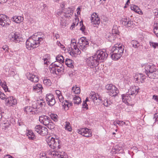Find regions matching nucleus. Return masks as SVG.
Segmentation results:
<instances>
[{"label":"nucleus","instance_id":"f257e3e1","mask_svg":"<svg viewBox=\"0 0 158 158\" xmlns=\"http://www.w3.org/2000/svg\"><path fill=\"white\" fill-rule=\"evenodd\" d=\"M44 38V35L42 33H35L27 40L26 42L27 48L30 50L38 47Z\"/></svg>","mask_w":158,"mask_h":158},{"label":"nucleus","instance_id":"f03ea898","mask_svg":"<svg viewBox=\"0 0 158 158\" xmlns=\"http://www.w3.org/2000/svg\"><path fill=\"white\" fill-rule=\"evenodd\" d=\"M139 88L135 86H132L128 90V92L122 95V100L125 103H129L134 98L139 91Z\"/></svg>","mask_w":158,"mask_h":158},{"label":"nucleus","instance_id":"7ed1b4c3","mask_svg":"<svg viewBox=\"0 0 158 158\" xmlns=\"http://www.w3.org/2000/svg\"><path fill=\"white\" fill-rule=\"evenodd\" d=\"M124 50V46L121 44H115L111 49V57L114 60H117L122 56Z\"/></svg>","mask_w":158,"mask_h":158},{"label":"nucleus","instance_id":"20e7f679","mask_svg":"<svg viewBox=\"0 0 158 158\" xmlns=\"http://www.w3.org/2000/svg\"><path fill=\"white\" fill-rule=\"evenodd\" d=\"M145 69L144 72L149 77H152V74L156 69L155 66L152 64H145L142 65Z\"/></svg>","mask_w":158,"mask_h":158},{"label":"nucleus","instance_id":"39448f33","mask_svg":"<svg viewBox=\"0 0 158 158\" xmlns=\"http://www.w3.org/2000/svg\"><path fill=\"white\" fill-rule=\"evenodd\" d=\"M99 62L94 55L87 58L86 60L87 66L91 68L95 67L98 66L99 64Z\"/></svg>","mask_w":158,"mask_h":158},{"label":"nucleus","instance_id":"423d86ee","mask_svg":"<svg viewBox=\"0 0 158 158\" xmlns=\"http://www.w3.org/2000/svg\"><path fill=\"white\" fill-rule=\"evenodd\" d=\"M47 142L49 147L52 149H54L57 146L58 149L60 148V146L59 145V140L57 139H55L52 137H49Z\"/></svg>","mask_w":158,"mask_h":158},{"label":"nucleus","instance_id":"0eeeda50","mask_svg":"<svg viewBox=\"0 0 158 158\" xmlns=\"http://www.w3.org/2000/svg\"><path fill=\"white\" fill-rule=\"evenodd\" d=\"M105 88L109 91V94L111 96H116L119 92L118 89L113 85L107 84Z\"/></svg>","mask_w":158,"mask_h":158},{"label":"nucleus","instance_id":"6e6552de","mask_svg":"<svg viewBox=\"0 0 158 158\" xmlns=\"http://www.w3.org/2000/svg\"><path fill=\"white\" fill-rule=\"evenodd\" d=\"M94 55L99 61L100 60H106L108 56V54L105 50H98Z\"/></svg>","mask_w":158,"mask_h":158},{"label":"nucleus","instance_id":"1a4fd4ad","mask_svg":"<svg viewBox=\"0 0 158 158\" xmlns=\"http://www.w3.org/2000/svg\"><path fill=\"white\" fill-rule=\"evenodd\" d=\"M9 38L11 42L15 43H19L22 40L20 35L17 32L11 33L9 36Z\"/></svg>","mask_w":158,"mask_h":158},{"label":"nucleus","instance_id":"9d476101","mask_svg":"<svg viewBox=\"0 0 158 158\" xmlns=\"http://www.w3.org/2000/svg\"><path fill=\"white\" fill-rule=\"evenodd\" d=\"M78 44H79V48L82 51L85 50L89 45L88 41L84 37H81L78 40Z\"/></svg>","mask_w":158,"mask_h":158},{"label":"nucleus","instance_id":"9b49d317","mask_svg":"<svg viewBox=\"0 0 158 158\" xmlns=\"http://www.w3.org/2000/svg\"><path fill=\"white\" fill-rule=\"evenodd\" d=\"M10 22L9 18L6 15H0V25L3 27H6L10 25Z\"/></svg>","mask_w":158,"mask_h":158},{"label":"nucleus","instance_id":"f8f14e48","mask_svg":"<svg viewBox=\"0 0 158 158\" xmlns=\"http://www.w3.org/2000/svg\"><path fill=\"white\" fill-rule=\"evenodd\" d=\"M51 156L53 158H67L68 156L66 153L60 151H52L51 153Z\"/></svg>","mask_w":158,"mask_h":158},{"label":"nucleus","instance_id":"ddd939ff","mask_svg":"<svg viewBox=\"0 0 158 158\" xmlns=\"http://www.w3.org/2000/svg\"><path fill=\"white\" fill-rule=\"evenodd\" d=\"M79 134L86 137H89L91 136L90 130L87 128H82L77 130Z\"/></svg>","mask_w":158,"mask_h":158},{"label":"nucleus","instance_id":"4468645a","mask_svg":"<svg viewBox=\"0 0 158 158\" xmlns=\"http://www.w3.org/2000/svg\"><path fill=\"white\" fill-rule=\"evenodd\" d=\"M46 99L48 104L50 106H53L56 103L54 97L52 94H47Z\"/></svg>","mask_w":158,"mask_h":158},{"label":"nucleus","instance_id":"2eb2a0df","mask_svg":"<svg viewBox=\"0 0 158 158\" xmlns=\"http://www.w3.org/2000/svg\"><path fill=\"white\" fill-rule=\"evenodd\" d=\"M17 103V101L15 98H14L13 97L11 96L8 97L5 100V104L7 106H13Z\"/></svg>","mask_w":158,"mask_h":158},{"label":"nucleus","instance_id":"dca6fc26","mask_svg":"<svg viewBox=\"0 0 158 158\" xmlns=\"http://www.w3.org/2000/svg\"><path fill=\"white\" fill-rule=\"evenodd\" d=\"M39 120L41 123L45 126L49 123V122L51 120L49 117L45 115L40 116Z\"/></svg>","mask_w":158,"mask_h":158},{"label":"nucleus","instance_id":"f3484780","mask_svg":"<svg viewBox=\"0 0 158 158\" xmlns=\"http://www.w3.org/2000/svg\"><path fill=\"white\" fill-rule=\"evenodd\" d=\"M50 70L52 71L53 73L58 74L59 73H62L64 72V66L53 67V68H49Z\"/></svg>","mask_w":158,"mask_h":158},{"label":"nucleus","instance_id":"a211bd4d","mask_svg":"<svg viewBox=\"0 0 158 158\" xmlns=\"http://www.w3.org/2000/svg\"><path fill=\"white\" fill-rule=\"evenodd\" d=\"M91 20V23L95 25H98L100 23V19L98 15L96 13H93L92 15Z\"/></svg>","mask_w":158,"mask_h":158},{"label":"nucleus","instance_id":"6ab92c4d","mask_svg":"<svg viewBox=\"0 0 158 158\" xmlns=\"http://www.w3.org/2000/svg\"><path fill=\"white\" fill-rule=\"evenodd\" d=\"M62 12H63V15L66 18L70 17L73 13L72 8L70 7L64 8L62 9Z\"/></svg>","mask_w":158,"mask_h":158},{"label":"nucleus","instance_id":"aec40b11","mask_svg":"<svg viewBox=\"0 0 158 158\" xmlns=\"http://www.w3.org/2000/svg\"><path fill=\"white\" fill-rule=\"evenodd\" d=\"M134 80L136 83H143L144 82L145 78L144 77L142 73L137 74L134 77Z\"/></svg>","mask_w":158,"mask_h":158},{"label":"nucleus","instance_id":"412c9836","mask_svg":"<svg viewBox=\"0 0 158 158\" xmlns=\"http://www.w3.org/2000/svg\"><path fill=\"white\" fill-rule=\"evenodd\" d=\"M27 79L33 82H37L39 81L38 77L35 75L30 73L27 74Z\"/></svg>","mask_w":158,"mask_h":158},{"label":"nucleus","instance_id":"4be33fe9","mask_svg":"<svg viewBox=\"0 0 158 158\" xmlns=\"http://www.w3.org/2000/svg\"><path fill=\"white\" fill-rule=\"evenodd\" d=\"M24 111L27 113L33 114L35 113L36 108L31 106H27L24 108Z\"/></svg>","mask_w":158,"mask_h":158},{"label":"nucleus","instance_id":"5701e85b","mask_svg":"<svg viewBox=\"0 0 158 158\" xmlns=\"http://www.w3.org/2000/svg\"><path fill=\"white\" fill-rule=\"evenodd\" d=\"M63 107L65 110H67L69 107L72 105V103L71 101L65 100L62 102Z\"/></svg>","mask_w":158,"mask_h":158},{"label":"nucleus","instance_id":"b1692460","mask_svg":"<svg viewBox=\"0 0 158 158\" xmlns=\"http://www.w3.org/2000/svg\"><path fill=\"white\" fill-rule=\"evenodd\" d=\"M79 49H80L77 48V45L75 47L71 48L70 49V55L74 56L76 54H80L81 53V52Z\"/></svg>","mask_w":158,"mask_h":158},{"label":"nucleus","instance_id":"393cba45","mask_svg":"<svg viewBox=\"0 0 158 158\" xmlns=\"http://www.w3.org/2000/svg\"><path fill=\"white\" fill-rule=\"evenodd\" d=\"M13 21L16 23H20L23 20V18L21 16H15L13 17L11 19Z\"/></svg>","mask_w":158,"mask_h":158},{"label":"nucleus","instance_id":"a878e982","mask_svg":"<svg viewBox=\"0 0 158 158\" xmlns=\"http://www.w3.org/2000/svg\"><path fill=\"white\" fill-rule=\"evenodd\" d=\"M43 89L42 85L40 84H37L34 86L33 87L34 90L36 92H39L41 91Z\"/></svg>","mask_w":158,"mask_h":158},{"label":"nucleus","instance_id":"bb28decb","mask_svg":"<svg viewBox=\"0 0 158 158\" xmlns=\"http://www.w3.org/2000/svg\"><path fill=\"white\" fill-rule=\"evenodd\" d=\"M27 135L30 139L34 140L35 139V136L34 133L31 131L29 130L27 133Z\"/></svg>","mask_w":158,"mask_h":158},{"label":"nucleus","instance_id":"cd10ccee","mask_svg":"<svg viewBox=\"0 0 158 158\" xmlns=\"http://www.w3.org/2000/svg\"><path fill=\"white\" fill-rule=\"evenodd\" d=\"M56 66H64L62 64L57 61H55L54 63H52L49 66V68H53V67H55Z\"/></svg>","mask_w":158,"mask_h":158},{"label":"nucleus","instance_id":"c85d7f7f","mask_svg":"<svg viewBox=\"0 0 158 158\" xmlns=\"http://www.w3.org/2000/svg\"><path fill=\"white\" fill-rule=\"evenodd\" d=\"M73 61L67 58L65 60V64L69 67L73 68Z\"/></svg>","mask_w":158,"mask_h":158},{"label":"nucleus","instance_id":"c756f323","mask_svg":"<svg viewBox=\"0 0 158 158\" xmlns=\"http://www.w3.org/2000/svg\"><path fill=\"white\" fill-rule=\"evenodd\" d=\"M105 38L110 41H111L114 39V35L112 34L109 32L106 33Z\"/></svg>","mask_w":158,"mask_h":158},{"label":"nucleus","instance_id":"7c9ffc66","mask_svg":"<svg viewBox=\"0 0 158 158\" xmlns=\"http://www.w3.org/2000/svg\"><path fill=\"white\" fill-rule=\"evenodd\" d=\"M72 90L75 94H79L80 93L81 90L79 87H77L76 85L74 86L72 88Z\"/></svg>","mask_w":158,"mask_h":158},{"label":"nucleus","instance_id":"2f4dec72","mask_svg":"<svg viewBox=\"0 0 158 158\" xmlns=\"http://www.w3.org/2000/svg\"><path fill=\"white\" fill-rule=\"evenodd\" d=\"M132 47L135 48H137L140 46V44L136 40H133L131 42Z\"/></svg>","mask_w":158,"mask_h":158},{"label":"nucleus","instance_id":"473e14b6","mask_svg":"<svg viewBox=\"0 0 158 158\" xmlns=\"http://www.w3.org/2000/svg\"><path fill=\"white\" fill-rule=\"evenodd\" d=\"M73 100L74 103L78 105L81 102L80 98L78 96L76 95H75L73 97Z\"/></svg>","mask_w":158,"mask_h":158},{"label":"nucleus","instance_id":"72a5a7b5","mask_svg":"<svg viewBox=\"0 0 158 158\" xmlns=\"http://www.w3.org/2000/svg\"><path fill=\"white\" fill-rule=\"evenodd\" d=\"M50 58V56L48 54H47L44 56L43 59L44 60V64L47 65L48 64V63H49Z\"/></svg>","mask_w":158,"mask_h":158},{"label":"nucleus","instance_id":"f704fd0d","mask_svg":"<svg viewBox=\"0 0 158 158\" xmlns=\"http://www.w3.org/2000/svg\"><path fill=\"white\" fill-rule=\"evenodd\" d=\"M48 133V130L45 127L43 126L41 131L40 135L42 136H44L47 135Z\"/></svg>","mask_w":158,"mask_h":158},{"label":"nucleus","instance_id":"c9c22d12","mask_svg":"<svg viewBox=\"0 0 158 158\" xmlns=\"http://www.w3.org/2000/svg\"><path fill=\"white\" fill-rule=\"evenodd\" d=\"M65 123V124L64 126L65 129L69 131H72V129L69 122H66Z\"/></svg>","mask_w":158,"mask_h":158},{"label":"nucleus","instance_id":"e433bc0d","mask_svg":"<svg viewBox=\"0 0 158 158\" xmlns=\"http://www.w3.org/2000/svg\"><path fill=\"white\" fill-rule=\"evenodd\" d=\"M98 94H96L95 92H91L89 94L90 98L92 99L93 100V101H94V100H95L96 98H97V97L98 96Z\"/></svg>","mask_w":158,"mask_h":158},{"label":"nucleus","instance_id":"4c0bfd02","mask_svg":"<svg viewBox=\"0 0 158 158\" xmlns=\"http://www.w3.org/2000/svg\"><path fill=\"white\" fill-rule=\"evenodd\" d=\"M112 104V102L110 100H108L107 99H105L103 102V104L106 107H108Z\"/></svg>","mask_w":158,"mask_h":158},{"label":"nucleus","instance_id":"58836bf2","mask_svg":"<svg viewBox=\"0 0 158 158\" xmlns=\"http://www.w3.org/2000/svg\"><path fill=\"white\" fill-rule=\"evenodd\" d=\"M131 9L135 12L140 14L139 12L141 13V11L139 8L136 5H134L133 6L131 7Z\"/></svg>","mask_w":158,"mask_h":158},{"label":"nucleus","instance_id":"ea45409f","mask_svg":"<svg viewBox=\"0 0 158 158\" xmlns=\"http://www.w3.org/2000/svg\"><path fill=\"white\" fill-rule=\"evenodd\" d=\"M122 150V148L119 147L118 145H116L113 148V151L115 152V153L119 152L121 150Z\"/></svg>","mask_w":158,"mask_h":158},{"label":"nucleus","instance_id":"a19ab883","mask_svg":"<svg viewBox=\"0 0 158 158\" xmlns=\"http://www.w3.org/2000/svg\"><path fill=\"white\" fill-rule=\"evenodd\" d=\"M97 98H96L95 100H94V102L96 104V105H98L102 102V99L101 97L98 95V96L97 97Z\"/></svg>","mask_w":158,"mask_h":158},{"label":"nucleus","instance_id":"79ce46f5","mask_svg":"<svg viewBox=\"0 0 158 158\" xmlns=\"http://www.w3.org/2000/svg\"><path fill=\"white\" fill-rule=\"evenodd\" d=\"M42 127H43V126L41 125H37L34 128L35 130L37 133L40 134Z\"/></svg>","mask_w":158,"mask_h":158},{"label":"nucleus","instance_id":"37998d69","mask_svg":"<svg viewBox=\"0 0 158 158\" xmlns=\"http://www.w3.org/2000/svg\"><path fill=\"white\" fill-rule=\"evenodd\" d=\"M154 28L153 29L154 33L156 35V36L158 37V33L157 32V29L158 28V25L157 22H155L154 24Z\"/></svg>","mask_w":158,"mask_h":158},{"label":"nucleus","instance_id":"c03bdc74","mask_svg":"<svg viewBox=\"0 0 158 158\" xmlns=\"http://www.w3.org/2000/svg\"><path fill=\"white\" fill-rule=\"evenodd\" d=\"M56 60L57 61L61 63H63L64 62V59L63 56L60 55H58L56 57Z\"/></svg>","mask_w":158,"mask_h":158},{"label":"nucleus","instance_id":"a18cd8bd","mask_svg":"<svg viewBox=\"0 0 158 158\" xmlns=\"http://www.w3.org/2000/svg\"><path fill=\"white\" fill-rule=\"evenodd\" d=\"M47 127L50 129H52L55 127V125L52 122L51 120L49 122V123L46 126Z\"/></svg>","mask_w":158,"mask_h":158},{"label":"nucleus","instance_id":"49530a36","mask_svg":"<svg viewBox=\"0 0 158 158\" xmlns=\"http://www.w3.org/2000/svg\"><path fill=\"white\" fill-rule=\"evenodd\" d=\"M77 45L76 40L74 39H72L70 44L71 48L75 47Z\"/></svg>","mask_w":158,"mask_h":158},{"label":"nucleus","instance_id":"de8ad7c7","mask_svg":"<svg viewBox=\"0 0 158 158\" xmlns=\"http://www.w3.org/2000/svg\"><path fill=\"white\" fill-rule=\"evenodd\" d=\"M2 88L4 90L5 92H6L7 91H8V88L6 85V82H4L3 83H2L1 81L0 82Z\"/></svg>","mask_w":158,"mask_h":158},{"label":"nucleus","instance_id":"09e8293b","mask_svg":"<svg viewBox=\"0 0 158 158\" xmlns=\"http://www.w3.org/2000/svg\"><path fill=\"white\" fill-rule=\"evenodd\" d=\"M44 84L46 85L50 86L51 85V81L49 79H44L43 81Z\"/></svg>","mask_w":158,"mask_h":158},{"label":"nucleus","instance_id":"8fccbe9b","mask_svg":"<svg viewBox=\"0 0 158 158\" xmlns=\"http://www.w3.org/2000/svg\"><path fill=\"white\" fill-rule=\"evenodd\" d=\"M156 69L154 71V72H153V73L152 74V77H149L151 78H157V76L158 75V72L156 70Z\"/></svg>","mask_w":158,"mask_h":158},{"label":"nucleus","instance_id":"3c124183","mask_svg":"<svg viewBox=\"0 0 158 158\" xmlns=\"http://www.w3.org/2000/svg\"><path fill=\"white\" fill-rule=\"evenodd\" d=\"M50 117L55 121H56L57 120V115L54 114H51L50 115Z\"/></svg>","mask_w":158,"mask_h":158},{"label":"nucleus","instance_id":"603ef678","mask_svg":"<svg viewBox=\"0 0 158 158\" xmlns=\"http://www.w3.org/2000/svg\"><path fill=\"white\" fill-rule=\"evenodd\" d=\"M149 44L151 47H152L154 48H155L156 47L158 46V43H157L150 41L149 42Z\"/></svg>","mask_w":158,"mask_h":158},{"label":"nucleus","instance_id":"864d4df0","mask_svg":"<svg viewBox=\"0 0 158 158\" xmlns=\"http://www.w3.org/2000/svg\"><path fill=\"white\" fill-rule=\"evenodd\" d=\"M133 26V22L131 21V19H130V21H128L126 26L128 27H132Z\"/></svg>","mask_w":158,"mask_h":158},{"label":"nucleus","instance_id":"5fc2aeb1","mask_svg":"<svg viewBox=\"0 0 158 158\" xmlns=\"http://www.w3.org/2000/svg\"><path fill=\"white\" fill-rule=\"evenodd\" d=\"M37 103L40 105L41 107H44L45 106V103L42 100H38Z\"/></svg>","mask_w":158,"mask_h":158},{"label":"nucleus","instance_id":"6e6d98bb","mask_svg":"<svg viewBox=\"0 0 158 158\" xmlns=\"http://www.w3.org/2000/svg\"><path fill=\"white\" fill-rule=\"evenodd\" d=\"M130 19L128 18L124 19L122 22V24L125 26H126L127 22L128 21H130Z\"/></svg>","mask_w":158,"mask_h":158},{"label":"nucleus","instance_id":"4d7b16f0","mask_svg":"<svg viewBox=\"0 0 158 158\" xmlns=\"http://www.w3.org/2000/svg\"><path fill=\"white\" fill-rule=\"evenodd\" d=\"M80 24L81 27L80 29V30L81 31L83 32H84L85 29V26L83 24V22L82 21H80Z\"/></svg>","mask_w":158,"mask_h":158},{"label":"nucleus","instance_id":"13d9d810","mask_svg":"<svg viewBox=\"0 0 158 158\" xmlns=\"http://www.w3.org/2000/svg\"><path fill=\"white\" fill-rule=\"evenodd\" d=\"M7 97L3 93H1L0 96V98L3 100L6 99V100L7 98Z\"/></svg>","mask_w":158,"mask_h":158},{"label":"nucleus","instance_id":"bf43d9fd","mask_svg":"<svg viewBox=\"0 0 158 158\" xmlns=\"http://www.w3.org/2000/svg\"><path fill=\"white\" fill-rule=\"evenodd\" d=\"M10 1L11 0H0V3L3 4L6 2L9 3L10 2Z\"/></svg>","mask_w":158,"mask_h":158},{"label":"nucleus","instance_id":"052dcab7","mask_svg":"<svg viewBox=\"0 0 158 158\" xmlns=\"http://www.w3.org/2000/svg\"><path fill=\"white\" fill-rule=\"evenodd\" d=\"M119 33V31L117 29H113L112 30V34L113 35L115 34H118Z\"/></svg>","mask_w":158,"mask_h":158},{"label":"nucleus","instance_id":"680f3d73","mask_svg":"<svg viewBox=\"0 0 158 158\" xmlns=\"http://www.w3.org/2000/svg\"><path fill=\"white\" fill-rule=\"evenodd\" d=\"M10 125V124L8 121H6V123H4L3 124V126L6 128L8 127Z\"/></svg>","mask_w":158,"mask_h":158},{"label":"nucleus","instance_id":"e2e57ef3","mask_svg":"<svg viewBox=\"0 0 158 158\" xmlns=\"http://www.w3.org/2000/svg\"><path fill=\"white\" fill-rule=\"evenodd\" d=\"M118 124L120 126H123V125L125 124V123L124 122L122 121L120 122L119 120H117Z\"/></svg>","mask_w":158,"mask_h":158},{"label":"nucleus","instance_id":"0e129e2a","mask_svg":"<svg viewBox=\"0 0 158 158\" xmlns=\"http://www.w3.org/2000/svg\"><path fill=\"white\" fill-rule=\"evenodd\" d=\"M2 49L4 51H5V52H7L8 51V47L7 46V45H4L2 47Z\"/></svg>","mask_w":158,"mask_h":158},{"label":"nucleus","instance_id":"69168bd1","mask_svg":"<svg viewBox=\"0 0 158 158\" xmlns=\"http://www.w3.org/2000/svg\"><path fill=\"white\" fill-rule=\"evenodd\" d=\"M65 5V3L64 2H62V3H61L60 4V6L61 8V9L62 10V9H64V6Z\"/></svg>","mask_w":158,"mask_h":158},{"label":"nucleus","instance_id":"338daca9","mask_svg":"<svg viewBox=\"0 0 158 158\" xmlns=\"http://www.w3.org/2000/svg\"><path fill=\"white\" fill-rule=\"evenodd\" d=\"M57 97L58 98L60 102H61L62 101L63 99V97L62 95H61V94L60 95L58 96Z\"/></svg>","mask_w":158,"mask_h":158},{"label":"nucleus","instance_id":"774afa93","mask_svg":"<svg viewBox=\"0 0 158 158\" xmlns=\"http://www.w3.org/2000/svg\"><path fill=\"white\" fill-rule=\"evenodd\" d=\"M83 107L84 108H87L88 105L86 102H84L82 104Z\"/></svg>","mask_w":158,"mask_h":158}]
</instances>
